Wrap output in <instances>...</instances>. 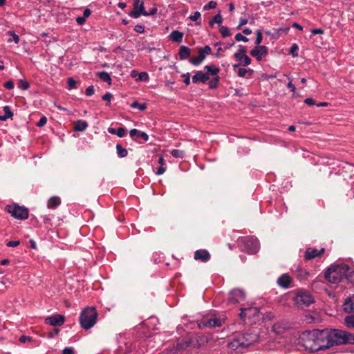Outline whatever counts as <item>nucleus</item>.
<instances>
[{
    "instance_id": "c9c22d12",
    "label": "nucleus",
    "mask_w": 354,
    "mask_h": 354,
    "mask_svg": "<svg viewBox=\"0 0 354 354\" xmlns=\"http://www.w3.org/2000/svg\"><path fill=\"white\" fill-rule=\"evenodd\" d=\"M18 87L22 90H27L30 87V84L26 80H19L18 82Z\"/></svg>"
},
{
    "instance_id": "9d476101",
    "label": "nucleus",
    "mask_w": 354,
    "mask_h": 354,
    "mask_svg": "<svg viewBox=\"0 0 354 354\" xmlns=\"http://www.w3.org/2000/svg\"><path fill=\"white\" fill-rule=\"evenodd\" d=\"M245 295L241 289H234L230 292L229 302L232 304L239 303L245 299Z\"/></svg>"
},
{
    "instance_id": "2f4dec72",
    "label": "nucleus",
    "mask_w": 354,
    "mask_h": 354,
    "mask_svg": "<svg viewBox=\"0 0 354 354\" xmlns=\"http://www.w3.org/2000/svg\"><path fill=\"white\" fill-rule=\"evenodd\" d=\"M237 59L241 62V64H242L243 66L250 65L252 62L251 59L247 55L241 56L240 59Z\"/></svg>"
},
{
    "instance_id": "a211bd4d",
    "label": "nucleus",
    "mask_w": 354,
    "mask_h": 354,
    "mask_svg": "<svg viewBox=\"0 0 354 354\" xmlns=\"http://www.w3.org/2000/svg\"><path fill=\"white\" fill-rule=\"evenodd\" d=\"M198 57H192L189 59V62L192 64L194 66H198L201 64L203 61L205 59L206 55L203 53L202 50L199 48H198Z\"/></svg>"
},
{
    "instance_id": "6e6d98bb",
    "label": "nucleus",
    "mask_w": 354,
    "mask_h": 354,
    "mask_svg": "<svg viewBox=\"0 0 354 354\" xmlns=\"http://www.w3.org/2000/svg\"><path fill=\"white\" fill-rule=\"evenodd\" d=\"M5 88L8 90H11L14 88V82L12 80H9L4 84Z\"/></svg>"
},
{
    "instance_id": "72a5a7b5",
    "label": "nucleus",
    "mask_w": 354,
    "mask_h": 354,
    "mask_svg": "<svg viewBox=\"0 0 354 354\" xmlns=\"http://www.w3.org/2000/svg\"><path fill=\"white\" fill-rule=\"evenodd\" d=\"M131 107L133 109H138L140 111H145L147 109V104L145 103L140 104L135 101L131 104Z\"/></svg>"
},
{
    "instance_id": "4468645a",
    "label": "nucleus",
    "mask_w": 354,
    "mask_h": 354,
    "mask_svg": "<svg viewBox=\"0 0 354 354\" xmlns=\"http://www.w3.org/2000/svg\"><path fill=\"white\" fill-rule=\"evenodd\" d=\"M268 54V48L266 46H259L257 48L250 51V55L255 57L257 60L261 61L262 55L266 56Z\"/></svg>"
},
{
    "instance_id": "a18cd8bd",
    "label": "nucleus",
    "mask_w": 354,
    "mask_h": 354,
    "mask_svg": "<svg viewBox=\"0 0 354 354\" xmlns=\"http://www.w3.org/2000/svg\"><path fill=\"white\" fill-rule=\"evenodd\" d=\"M126 133V129L124 127H120L117 129L116 135L122 138L125 136Z\"/></svg>"
},
{
    "instance_id": "412c9836",
    "label": "nucleus",
    "mask_w": 354,
    "mask_h": 354,
    "mask_svg": "<svg viewBox=\"0 0 354 354\" xmlns=\"http://www.w3.org/2000/svg\"><path fill=\"white\" fill-rule=\"evenodd\" d=\"M191 53V50L189 47L185 46H180L179 48V52L178 55L180 57V59L184 60L187 59Z\"/></svg>"
},
{
    "instance_id": "13d9d810",
    "label": "nucleus",
    "mask_w": 354,
    "mask_h": 354,
    "mask_svg": "<svg viewBox=\"0 0 354 354\" xmlns=\"http://www.w3.org/2000/svg\"><path fill=\"white\" fill-rule=\"evenodd\" d=\"M138 137L143 139L145 141H147L149 140V136L145 132L139 131Z\"/></svg>"
},
{
    "instance_id": "bf43d9fd",
    "label": "nucleus",
    "mask_w": 354,
    "mask_h": 354,
    "mask_svg": "<svg viewBox=\"0 0 354 354\" xmlns=\"http://www.w3.org/2000/svg\"><path fill=\"white\" fill-rule=\"evenodd\" d=\"M32 338L30 336L22 335L19 337V342L25 343L26 341H32Z\"/></svg>"
},
{
    "instance_id": "aec40b11",
    "label": "nucleus",
    "mask_w": 354,
    "mask_h": 354,
    "mask_svg": "<svg viewBox=\"0 0 354 354\" xmlns=\"http://www.w3.org/2000/svg\"><path fill=\"white\" fill-rule=\"evenodd\" d=\"M204 71H205V74H206L209 77L210 75L214 77L218 76V74L220 71L219 68L213 64L205 66L204 67Z\"/></svg>"
},
{
    "instance_id": "4be33fe9",
    "label": "nucleus",
    "mask_w": 354,
    "mask_h": 354,
    "mask_svg": "<svg viewBox=\"0 0 354 354\" xmlns=\"http://www.w3.org/2000/svg\"><path fill=\"white\" fill-rule=\"evenodd\" d=\"M183 32L178 30H173L169 35V38L174 42L180 43L183 40Z\"/></svg>"
},
{
    "instance_id": "8fccbe9b",
    "label": "nucleus",
    "mask_w": 354,
    "mask_h": 354,
    "mask_svg": "<svg viewBox=\"0 0 354 354\" xmlns=\"http://www.w3.org/2000/svg\"><path fill=\"white\" fill-rule=\"evenodd\" d=\"M248 71L243 68H239L237 71V74L240 77H245V74Z\"/></svg>"
},
{
    "instance_id": "f8f14e48",
    "label": "nucleus",
    "mask_w": 354,
    "mask_h": 354,
    "mask_svg": "<svg viewBox=\"0 0 354 354\" xmlns=\"http://www.w3.org/2000/svg\"><path fill=\"white\" fill-rule=\"evenodd\" d=\"M65 317L62 315L56 314L46 318L45 323L53 326H60L64 324Z\"/></svg>"
},
{
    "instance_id": "774afa93",
    "label": "nucleus",
    "mask_w": 354,
    "mask_h": 354,
    "mask_svg": "<svg viewBox=\"0 0 354 354\" xmlns=\"http://www.w3.org/2000/svg\"><path fill=\"white\" fill-rule=\"evenodd\" d=\"M91 10L88 8H86L83 12V17L86 19V18L88 17L91 15Z\"/></svg>"
},
{
    "instance_id": "1a4fd4ad",
    "label": "nucleus",
    "mask_w": 354,
    "mask_h": 354,
    "mask_svg": "<svg viewBox=\"0 0 354 354\" xmlns=\"http://www.w3.org/2000/svg\"><path fill=\"white\" fill-rule=\"evenodd\" d=\"M147 15L143 2L140 3V0H133V9L129 13V15L133 18H138L140 15L147 16Z\"/></svg>"
},
{
    "instance_id": "b1692460",
    "label": "nucleus",
    "mask_w": 354,
    "mask_h": 354,
    "mask_svg": "<svg viewBox=\"0 0 354 354\" xmlns=\"http://www.w3.org/2000/svg\"><path fill=\"white\" fill-rule=\"evenodd\" d=\"M61 203V199L58 196H53L48 201V207L50 209L57 208Z\"/></svg>"
},
{
    "instance_id": "39448f33",
    "label": "nucleus",
    "mask_w": 354,
    "mask_h": 354,
    "mask_svg": "<svg viewBox=\"0 0 354 354\" xmlns=\"http://www.w3.org/2000/svg\"><path fill=\"white\" fill-rule=\"evenodd\" d=\"M239 241L241 243L240 245L241 250L248 254H256L259 250V243L256 238L248 236L241 238Z\"/></svg>"
},
{
    "instance_id": "5701e85b",
    "label": "nucleus",
    "mask_w": 354,
    "mask_h": 354,
    "mask_svg": "<svg viewBox=\"0 0 354 354\" xmlns=\"http://www.w3.org/2000/svg\"><path fill=\"white\" fill-rule=\"evenodd\" d=\"M88 127V123L84 120H77L74 124L73 129L75 131H83Z\"/></svg>"
},
{
    "instance_id": "680f3d73",
    "label": "nucleus",
    "mask_w": 354,
    "mask_h": 354,
    "mask_svg": "<svg viewBox=\"0 0 354 354\" xmlns=\"http://www.w3.org/2000/svg\"><path fill=\"white\" fill-rule=\"evenodd\" d=\"M62 354H75V353H74V351L72 348L66 347L63 350Z\"/></svg>"
},
{
    "instance_id": "37998d69",
    "label": "nucleus",
    "mask_w": 354,
    "mask_h": 354,
    "mask_svg": "<svg viewBox=\"0 0 354 354\" xmlns=\"http://www.w3.org/2000/svg\"><path fill=\"white\" fill-rule=\"evenodd\" d=\"M4 111V115L8 117V118H11L13 116V113L11 111L9 106H4L3 108Z\"/></svg>"
},
{
    "instance_id": "e2e57ef3",
    "label": "nucleus",
    "mask_w": 354,
    "mask_h": 354,
    "mask_svg": "<svg viewBox=\"0 0 354 354\" xmlns=\"http://www.w3.org/2000/svg\"><path fill=\"white\" fill-rule=\"evenodd\" d=\"M76 21L79 25H82L85 23L86 19L83 16L78 17L76 18Z\"/></svg>"
},
{
    "instance_id": "052dcab7",
    "label": "nucleus",
    "mask_w": 354,
    "mask_h": 354,
    "mask_svg": "<svg viewBox=\"0 0 354 354\" xmlns=\"http://www.w3.org/2000/svg\"><path fill=\"white\" fill-rule=\"evenodd\" d=\"M112 97H113V95L110 93H106L102 97L103 100L108 101V102H109Z\"/></svg>"
},
{
    "instance_id": "4c0bfd02",
    "label": "nucleus",
    "mask_w": 354,
    "mask_h": 354,
    "mask_svg": "<svg viewBox=\"0 0 354 354\" xmlns=\"http://www.w3.org/2000/svg\"><path fill=\"white\" fill-rule=\"evenodd\" d=\"M256 40H255V44L257 46H260L259 44L261 43L262 41V39H263V35H262V32L260 30H257L256 31Z\"/></svg>"
},
{
    "instance_id": "7c9ffc66",
    "label": "nucleus",
    "mask_w": 354,
    "mask_h": 354,
    "mask_svg": "<svg viewBox=\"0 0 354 354\" xmlns=\"http://www.w3.org/2000/svg\"><path fill=\"white\" fill-rule=\"evenodd\" d=\"M344 324L348 328H354V315L346 317Z\"/></svg>"
},
{
    "instance_id": "cd10ccee",
    "label": "nucleus",
    "mask_w": 354,
    "mask_h": 354,
    "mask_svg": "<svg viewBox=\"0 0 354 354\" xmlns=\"http://www.w3.org/2000/svg\"><path fill=\"white\" fill-rule=\"evenodd\" d=\"M116 150H117L118 156L120 158H124V157L127 156V155H128L127 150L126 149L123 148L121 145L118 144L116 145Z\"/></svg>"
},
{
    "instance_id": "6e6552de",
    "label": "nucleus",
    "mask_w": 354,
    "mask_h": 354,
    "mask_svg": "<svg viewBox=\"0 0 354 354\" xmlns=\"http://www.w3.org/2000/svg\"><path fill=\"white\" fill-rule=\"evenodd\" d=\"M295 302L298 306H309L314 302L312 295L304 290H299L296 295Z\"/></svg>"
},
{
    "instance_id": "f3484780",
    "label": "nucleus",
    "mask_w": 354,
    "mask_h": 354,
    "mask_svg": "<svg viewBox=\"0 0 354 354\" xmlns=\"http://www.w3.org/2000/svg\"><path fill=\"white\" fill-rule=\"evenodd\" d=\"M209 80V77L201 71H198L192 77L193 83H203L205 84Z\"/></svg>"
},
{
    "instance_id": "ddd939ff",
    "label": "nucleus",
    "mask_w": 354,
    "mask_h": 354,
    "mask_svg": "<svg viewBox=\"0 0 354 354\" xmlns=\"http://www.w3.org/2000/svg\"><path fill=\"white\" fill-rule=\"evenodd\" d=\"M325 252L324 248H322L319 250L315 248H308L305 252L304 259L306 261H310L315 257H321Z\"/></svg>"
},
{
    "instance_id": "338daca9",
    "label": "nucleus",
    "mask_w": 354,
    "mask_h": 354,
    "mask_svg": "<svg viewBox=\"0 0 354 354\" xmlns=\"http://www.w3.org/2000/svg\"><path fill=\"white\" fill-rule=\"evenodd\" d=\"M139 131H140L137 130L136 129H131V130L130 131V132H129V135H130V136H131V137H132V138H133V137H134L135 136H138V133H139Z\"/></svg>"
},
{
    "instance_id": "864d4df0",
    "label": "nucleus",
    "mask_w": 354,
    "mask_h": 354,
    "mask_svg": "<svg viewBox=\"0 0 354 354\" xmlns=\"http://www.w3.org/2000/svg\"><path fill=\"white\" fill-rule=\"evenodd\" d=\"M94 91H95V90H94L93 86H89L86 89L85 94L87 96H91V95H92L94 93Z\"/></svg>"
},
{
    "instance_id": "c03bdc74",
    "label": "nucleus",
    "mask_w": 354,
    "mask_h": 354,
    "mask_svg": "<svg viewBox=\"0 0 354 354\" xmlns=\"http://www.w3.org/2000/svg\"><path fill=\"white\" fill-rule=\"evenodd\" d=\"M47 122V118L46 116H42L39 122H37L36 126L38 127H44Z\"/></svg>"
},
{
    "instance_id": "ea45409f",
    "label": "nucleus",
    "mask_w": 354,
    "mask_h": 354,
    "mask_svg": "<svg viewBox=\"0 0 354 354\" xmlns=\"http://www.w3.org/2000/svg\"><path fill=\"white\" fill-rule=\"evenodd\" d=\"M217 3L215 1H210L207 5H205L203 7V10H208L211 9H214L216 7Z\"/></svg>"
},
{
    "instance_id": "3c124183",
    "label": "nucleus",
    "mask_w": 354,
    "mask_h": 354,
    "mask_svg": "<svg viewBox=\"0 0 354 354\" xmlns=\"http://www.w3.org/2000/svg\"><path fill=\"white\" fill-rule=\"evenodd\" d=\"M138 79L141 81H147L149 79V75H148L147 73H146V72H141L139 74Z\"/></svg>"
},
{
    "instance_id": "e433bc0d",
    "label": "nucleus",
    "mask_w": 354,
    "mask_h": 354,
    "mask_svg": "<svg viewBox=\"0 0 354 354\" xmlns=\"http://www.w3.org/2000/svg\"><path fill=\"white\" fill-rule=\"evenodd\" d=\"M239 47H240V48L239 49L238 52H236L234 54V57L236 59H240L241 56L246 55L247 50H246L245 48L241 45L239 46Z\"/></svg>"
},
{
    "instance_id": "0eeeda50",
    "label": "nucleus",
    "mask_w": 354,
    "mask_h": 354,
    "mask_svg": "<svg viewBox=\"0 0 354 354\" xmlns=\"http://www.w3.org/2000/svg\"><path fill=\"white\" fill-rule=\"evenodd\" d=\"M6 209L15 218L25 220L28 217V210L24 207L17 205H7Z\"/></svg>"
},
{
    "instance_id": "393cba45",
    "label": "nucleus",
    "mask_w": 354,
    "mask_h": 354,
    "mask_svg": "<svg viewBox=\"0 0 354 354\" xmlns=\"http://www.w3.org/2000/svg\"><path fill=\"white\" fill-rule=\"evenodd\" d=\"M346 280L348 282L354 283V268H351L348 266V270L344 275V280Z\"/></svg>"
},
{
    "instance_id": "bb28decb",
    "label": "nucleus",
    "mask_w": 354,
    "mask_h": 354,
    "mask_svg": "<svg viewBox=\"0 0 354 354\" xmlns=\"http://www.w3.org/2000/svg\"><path fill=\"white\" fill-rule=\"evenodd\" d=\"M190 344H191L190 339L182 340L180 342L177 343L176 351H183V350L185 349L186 348H187L188 346H189Z\"/></svg>"
},
{
    "instance_id": "9b49d317",
    "label": "nucleus",
    "mask_w": 354,
    "mask_h": 354,
    "mask_svg": "<svg viewBox=\"0 0 354 354\" xmlns=\"http://www.w3.org/2000/svg\"><path fill=\"white\" fill-rule=\"evenodd\" d=\"M259 313V309L257 307H248L241 308L239 317L241 319L244 320L246 317L249 318L254 317Z\"/></svg>"
},
{
    "instance_id": "de8ad7c7",
    "label": "nucleus",
    "mask_w": 354,
    "mask_h": 354,
    "mask_svg": "<svg viewBox=\"0 0 354 354\" xmlns=\"http://www.w3.org/2000/svg\"><path fill=\"white\" fill-rule=\"evenodd\" d=\"M201 12H198V11H196L193 15H191L189 17V19L192 20V21H197L200 18H201Z\"/></svg>"
},
{
    "instance_id": "5fc2aeb1",
    "label": "nucleus",
    "mask_w": 354,
    "mask_h": 354,
    "mask_svg": "<svg viewBox=\"0 0 354 354\" xmlns=\"http://www.w3.org/2000/svg\"><path fill=\"white\" fill-rule=\"evenodd\" d=\"M136 32H139V33H142L144 32L145 31V26H142V25H136L134 27V29H133Z\"/></svg>"
},
{
    "instance_id": "f257e3e1",
    "label": "nucleus",
    "mask_w": 354,
    "mask_h": 354,
    "mask_svg": "<svg viewBox=\"0 0 354 354\" xmlns=\"http://www.w3.org/2000/svg\"><path fill=\"white\" fill-rule=\"evenodd\" d=\"M299 339L306 350L317 352L333 346L354 344V334L336 328L315 329L302 333Z\"/></svg>"
},
{
    "instance_id": "f03ea898",
    "label": "nucleus",
    "mask_w": 354,
    "mask_h": 354,
    "mask_svg": "<svg viewBox=\"0 0 354 354\" xmlns=\"http://www.w3.org/2000/svg\"><path fill=\"white\" fill-rule=\"evenodd\" d=\"M259 341V335L253 331L238 334L229 344L228 346L234 350L245 348Z\"/></svg>"
},
{
    "instance_id": "a19ab883",
    "label": "nucleus",
    "mask_w": 354,
    "mask_h": 354,
    "mask_svg": "<svg viewBox=\"0 0 354 354\" xmlns=\"http://www.w3.org/2000/svg\"><path fill=\"white\" fill-rule=\"evenodd\" d=\"M8 34L12 35V38L9 39L8 40V42H11L12 41H14L15 44H18L19 42V37L13 31H9Z\"/></svg>"
},
{
    "instance_id": "603ef678",
    "label": "nucleus",
    "mask_w": 354,
    "mask_h": 354,
    "mask_svg": "<svg viewBox=\"0 0 354 354\" xmlns=\"http://www.w3.org/2000/svg\"><path fill=\"white\" fill-rule=\"evenodd\" d=\"M182 77L185 78L183 82L186 85L190 84V74L189 73L183 74Z\"/></svg>"
},
{
    "instance_id": "20e7f679",
    "label": "nucleus",
    "mask_w": 354,
    "mask_h": 354,
    "mask_svg": "<svg viewBox=\"0 0 354 354\" xmlns=\"http://www.w3.org/2000/svg\"><path fill=\"white\" fill-rule=\"evenodd\" d=\"M97 315V312L95 308H86L82 311L80 316L81 326L85 330L90 329L96 324Z\"/></svg>"
},
{
    "instance_id": "6ab92c4d",
    "label": "nucleus",
    "mask_w": 354,
    "mask_h": 354,
    "mask_svg": "<svg viewBox=\"0 0 354 354\" xmlns=\"http://www.w3.org/2000/svg\"><path fill=\"white\" fill-rule=\"evenodd\" d=\"M343 308L344 310L346 313L354 312V295L345 300Z\"/></svg>"
},
{
    "instance_id": "0e129e2a",
    "label": "nucleus",
    "mask_w": 354,
    "mask_h": 354,
    "mask_svg": "<svg viewBox=\"0 0 354 354\" xmlns=\"http://www.w3.org/2000/svg\"><path fill=\"white\" fill-rule=\"evenodd\" d=\"M324 30L322 28H315L311 30V33L313 35L322 34Z\"/></svg>"
},
{
    "instance_id": "4d7b16f0",
    "label": "nucleus",
    "mask_w": 354,
    "mask_h": 354,
    "mask_svg": "<svg viewBox=\"0 0 354 354\" xmlns=\"http://www.w3.org/2000/svg\"><path fill=\"white\" fill-rule=\"evenodd\" d=\"M20 242L19 241H10L7 243L6 245L8 247H17L19 245Z\"/></svg>"
},
{
    "instance_id": "09e8293b",
    "label": "nucleus",
    "mask_w": 354,
    "mask_h": 354,
    "mask_svg": "<svg viewBox=\"0 0 354 354\" xmlns=\"http://www.w3.org/2000/svg\"><path fill=\"white\" fill-rule=\"evenodd\" d=\"M199 48L202 50L206 55H210L212 53V48L208 45L205 46L203 48Z\"/></svg>"
},
{
    "instance_id": "c85d7f7f",
    "label": "nucleus",
    "mask_w": 354,
    "mask_h": 354,
    "mask_svg": "<svg viewBox=\"0 0 354 354\" xmlns=\"http://www.w3.org/2000/svg\"><path fill=\"white\" fill-rule=\"evenodd\" d=\"M218 28L219 32L223 38H225L231 35L230 30L227 27H225L223 25H219Z\"/></svg>"
},
{
    "instance_id": "423d86ee",
    "label": "nucleus",
    "mask_w": 354,
    "mask_h": 354,
    "mask_svg": "<svg viewBox=\"0 0 354 354\" xmlns=\"http://www.w3.org/2000/svg\"><path fill=\"white\" fill-rule=\"evenodd\" d=\"M223 323L224 320L223 319L217 317L215 315L204 316L203 318L197 321L198 327L200 329L221 327Z\"/></svg>"
},
{
    "instance_id": "c756f323",
    "label": "nucleus",
    "mask_w": 354,
    "mask_h": 354,
    "mask_svg": "<svg viewBox=\"0 0 354 354\" xmlns=\"http://www.w3.org/2000/svg\"><path fill=\"white\" fill-rule=\"evenodd\" d=\"M223 22V17L220 13L216 15L213 19L209 22V24L211 27H213L214 24H218L219 25H221V23Z\"/></svg>"
},
{
    "instance_id": "2eb2a0df",
    "label": "nucleus",
    "mask_w": 354,
    "mask_h": 354,
    "mask_svg": "<svg viewBox=\"0 0 354 354\" xmlns=\"http://www.w3.org/2000/svg\"><path fill=\"white\" fill-rule=\"evenodd\" d=\"M292 282V278L288 274H283L277 279V284L285 289L290 287V283Z\"/></svg>"
},
{
    "instance_id": "473e14b6",
    "label": "nucleus",
    "mask_w": 354,
    "mask_h": 354,
    "mask_svg": "<svg viewBox=\"0 0 354 354\" xmlns=\"http://www.w3.org/2000/svg\"><path fill=\"white\" fill-rule=\"evenodd\" d=\"M171 154L175 158H183L185 156V152L180 149H173L171 151Z\"/></svg>"
},
{
    "instance_id": "58836bf2",
    "label": "nucleus",
    "mask_w": 354,
    "mask_h": 354,
    "mask_svg": "<svg viewBox=\"0 0 354 354\" xmlns=\"http://www.w3.org/2000/svg\"><path fill=\"white\" fill-rule=\"evenodd\" d=\"M298 46L296 44L292 45L290 49V53L292 55V57H295L298 56Z\"/></svg>"
},
{
    "instance_id": "f704fd0d",
    "label": "nucleus",
    "mask_w": 354,
    "mask_h": 354,
    "mask_svg": "<svg viewBox=\"0 0 354 354\" xmlns=\"http://www.w3.org/2000/svg\"><path fill=\"white\" fill-rule=\"evenodd\" d=\"M219 80V76L214 77L211 81H209V87L212 89L216 88L218 87Z\"/></svg>"
},
{
    "instance_id": "49530a36",
    "label": "nucleus",
    "mask_w": 354,
    "mask_h": 354,
    "mask_svg": "<svg viewBox=\"0 0 354 354\" xmlns=\"http://www.w3.org/2000/svg\"><path fill=\"white\" fill-rule=\"evenodd\" d=\"M235 39L236 41H243L244 42H247L248 41V38H247L246 37L243 36L241 33H237L236 35H235Z\"/></svg>"
},
{
    "instance_id": "7ed1b4c3",
    "label": "nucleus",
    "mask_w": 354,
    "mask_h": 354,
    "mask_svg": "<svg viewBox=\"0 0 354 354\" xmlns=\"http://www.w3.org/2000/svg\"><path fill=\"white\" fill-rule=\"evenodd\" d=\"M348 270L346 264H336L330 266L325 272L326 279L332 283H337L344 280V275Z\"/></svg>"
},
{
    "instance_id": "a878e982",
    "label": "nucleus",
    "mask_w": 354,
    "mask_h": 354,
    "mask_svg": "<svg viewBox=\"0 0 354 354\" xmlns=\"http://www.w3.org/2000/svg\"><path fill=\"white\" fill-rule=\"evenodd\" d=\"M96 75L103 82H107L109 84H111V78L110 75L105 71L97 72Z\"/></svg>"
},
{
    "instance_id": "79ce46f5",
    "label": "nucleus",
    "mask_w": 354,
    "mask_h": 354,
    "mask_svg": "<svg viewBox=\"0 0 354 354\" xmlns=\"http://www.w3.org/2000/svg\"><path fill=\"white\" fill-rule=\"evenodd\" d=\"M68 88L73 89L76 87L77 82L72 77L68 78Z\"/></svg>"
},
{
    "instance_id": "dca6fc26",
    "label": "nucleus",
    "mask_w": 354,
    "mask_h": 354,
    "mask_svg": "<svg viewBox=\"0 0 354 354\" xmlns=\"http://www.w3.org/2000/svg\"><path fill=\"white\" fill-rule=\"evenodd\" d=\"M210 254L207 250H198L194 252V259L202 262H207L210 259Z\"/></svg>"
},
{
    "instance_id": "69168bd1",
    "label": "nucleus",
    "mask_w": 354,
    "mask_h": 354,
    "mask_svg": "<svg viewBox=\"0 0 354 354\" xmlns=\"http://www.w3.org/2000/svg\"><path fill=\"white\" fill-rule=\"evenodd\" d=\"M304 102L308 104V106H311L315 104V100L313 98H306L304 100Z\"/></svg>"
}]
</instances>
